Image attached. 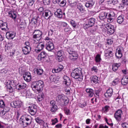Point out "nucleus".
<instances>
[{
  "instance_id": "nucleus-1",
  "label": "nucleus",
  "mask_w": 128,
  "mask_h": 128,
  "mask_svg": "<svg viewBox=\"0 0 128 128\" xmlns=\"http://www.w3.org/2000/svg\"><path fill=\"white\" fill-rule=\"evenodd\" d=\"M99 12L98 18L101 20H104L107 18L108 22H114L116 16L114 12H111L108 14L106 12V10H100Z\"/></svg>"
},
{
  "instance_id": "nucleus-2",
  "label": "nucleus",
  "mask_w": 128,
  "mask_h": 128,
  "mask_svg": "<svg viewBox=\"0 0 128 128\" xmlns=\"http://www.w3.org/2000/svg\"><path fill=\"white\" fill-rule=\"evenodd\" d=\"M71 76L73 78L78 80L80 81L82 80L84 75L82 72V68H76L74 69L71 73Z\"/></svg>"
},
{
  "instance_id": "nucleus-3",
  "label": "nucleus",
  "mask_w": 128,
  "mask_h": 128,
  "mask_svg": "<svg viewBox=\"0 0 128 128\" xmlns=\"http://www.w3.org/2000/svg\"><path fill=\"white\" fill-rule=\"evenodd\" d=\"M32 116L28 115H24L21 118L20 122L23 128H26L32 124Z\"/></svg>"
},
{
  "instance_id": "nucleus-4",
  "label": "nucleus",
  "mask_w": 128,
  "mask_h": 128,
  "mask_svg": "<svg viewBox=\"0 0 128 128\" xmlns=\"http://www.w3.org/2000/svg\"><path fill=\"white\" fill-rule=\"evenodd\" d=\"M44 82L42 80L36 81L34 82V84L31 86L32 90H37L38 92H41L42 90H44Z\"/></svg>"
},
{
  "instance_id": "nucleus-5",
  "label": "nucleus",
  "mask_w": 128,
  "mask_h": 128,
  "mask_svg": "<svg viewBox=\"0 0 128 128\" xmlns=\"http://www.w3.org/2000/svg\"><path fill=\"white\" fill-rule=\"evenodd\" d=\"M96 23V18H90L87 20L86 23L84 24L83 25V28L84 30H88V28H92L94 26V24Z\"/></svg>"
},
{
  "instance_id": "nucleus-6",
  "label": "nucleus",
  "mask_w": 128,
  "mask_h": 128,
  "mask_svg": "<svg viewBox=\"0 0 128 128\" xmlns=\"http://www.w3.org/2000/svg\"><path fill=\"white\" fill-rule=\"evenodd\" d=\"M67 52H68V54H70V60H78V53L76 51L72 50V49L68 48L67 49Z\"/></svg>"
},
{
  "instance_id": "nucleus-7",
  "label": "nucleus",
  "mask_w": 128,
  "mask_h": 128,
  "mask_svg": "<svg viewBox=\"0 0 128 128\" xmlns=\"http://www.w3.org/2000/svg\"><path fill=\"white\" fill-rule=\"evenodd\" d=\"M48 54L44 51L40 52V54L38 56V60H44V62H48Z\"/></svg>"
},
{
  "instance_id": "nucleus-8",
  "label": "nucleus",
  "mask_w": 128,
  "mask_h": 128,
  "mask_svg": "<svg viewBox=\"0 0 128 128\" xmlns=\"http://www.w3.org/2000/svg\"><path fill=\"white\" fill-rule=\"evenodd\" d=\"M52 14L50 10H45L42 14V16L46 20H48L51 16H52Z\"/></svg>"
},
{
  "instance_id": "nucleus-9",
  "label": "nucleus",
  "mask_w": 128,
  "mask_h": 128,
  "mask_svg": "<svg viewBox=\"0 0 128 128\" xmlns=\"http://www.w3.org/2000/svg\"><path fill=\"white\" fill-rule=\"evenodd\" d=\"M122 50L124 48L122 47H118L116 50V56L117 58H122Z\"/></svg>"
},
{
  "instance_id": "nucleus-10",
  "label": "nucleus",
  "mask_w": 128,
  "mask_h": 128,
  "mask_svg": "<svg viewBox=\"0 0 128 128\" xmlns=\"http://www.w3.org/2000/svg\"><path fill=\"white\" fill-rule=\"evenodd\" d=\"M106 28L107 30L108 34H112L114 32V26L110 24L106 25Z\"/></svg>"
},
{
  "instance_id": "nucleus-11",
  "label": "nucleus",
  "mask_w": 128,
  "mask_h": 128,
  "mask_svg": "<svg viewBox=\"0 0 128 128\" xmlns=\"http://www.w3.org/2000/svg\"><path fill=\"white\" fill-rule=\"evenodd\" d=\"M122 111L118 110L114 114V118L116 120H122Z\"/></svg>"
},
{
  "instance_id": "nucleus-12",
  "label": "nucleus",
  "mask_w": 128,
  "mask_h": 128,
  "mask_svg": "<svg viewBox=\"0 0 128 128\" xmlns=\"http://www.w3.org/2000/svg\"><path fill=\"white\" fill-rule=\"evenodd\" d=\"M28 110L30 114H31V116H34V114H36V112H38V110L36 109V106H30L28 107Z\"/></svg>"
},
{
  "instance_id": "nucleus-13",
  "label": "nucleus",
  "mask_w": 128,
  "mask_h": 128,
  "mask_svg": "<svg viewBox=\"0 0 128 128\" xmlns=\"http://www.w3.org/2000/svg\"><path fill=\"white\" fill-rule=\"evenodd\" d=\"M33 38H39V40H40L42 38V32L40 30H36L33 32Z\"/></svg>"
},
{
  "instance_id": "nucleus-14",
  "label": "nucleus",
  "mask_w": 128,
  "mask_h": 128,
  "mask_svg": "<svg viewBox=\"0 0 128 128\" xmlns=\"http://www.w3.org/2000/svg\"><path fill=\"white\" fill-rule=\"evenodd\" d=\"M104 56L108 58H112L114 56V53L112 52V48H109L104 50Z\"/></svg>"
},
{
  "instance_id": "nucleus-15",
  "label": "nucleus",
  "mask_w": 128,
  "mask_h": 128,
  "mask_svg": "<svg viewBox=\"0 0 128 128\" xmlns=\"http://www.w3.org/2000/svg\"><path fill=\"white\" fill-rule=\"evenodd\" d=\"M56 101L54 100H52L50 102V111L52 112H56V110H58V106L56 104Z\"/></svg>"
},
{
  "instance_id": "nucleus-16",
  "label": "nucleus",
  "mask_w": 128,
  "mask_h": 128,
  "mask_svg": "<svg viewBox=\"0 0 128 128\" xmlns=\"http://www.w3.org/2000/svg\"><path fill=\"white\" fill-rule=\"evenodd\" d=\"M6 36L8 40H12L16 36V32L13 31L7 32Z\"/></svg>"
},
{
  "instance_id": "nucleus-17",
  "label": "nucleus",
  "mask_w": 128,
  "mask_h": 128,
  "mask_svg": "<svg viewBox=\"0 0 128 128\" xmlns=\"http://www.w3.org/2000/svg\"><path fill=\"white\" fill-rule=\"evenodd\" d=\"M23 78H24V80L27 82H30L32 80V74L30 72H26L23 75Z\"/></svg>"
},
{
  "instance_id": "nucleus-18",
  "label": "nucleus",
  "mask_w": 128,
  "mask_h": 128,
  "mask_svg": "<svg viewBox=\"0 0 128 128\" xmlns=\"http://www.w3.org/2000/svg\"><path fill=\"white\" fill-rule=\"evenodd\" d=\"M46 50L50 52V50H54V44L52 42H46Z\"/></svg>"
},
{
  "instance_id": "nucleus-19",
  "label": "nucleus",
  "mask_w": 128,
  "mask_h": 128,
  "mask_svg": "<svg viewBox=\"0 0 128 128\" xmlns=\"http://www.w3.org/2000/svg\"><path fill=\"white\" fill-rule=\"evenodd\" d=\"M64 54V52L62 50H59L57 52V56L56 58V60L58 62H62L64 60V57L62 56Z\"/></svg>"
},
{
  "instance_id": "nucleus-20",
  "label": "nucleus",
  "mask_w": 128,
  "mask_h": 128,
  "mask_svg": "<svg viewBox=\"0 0 128 128\" xmlns=\"http://www.w3.org/2000/svg\"><path fill=\"white\" fill-rule=\"evenodd\" d=\"M90 80L92 84H100V80L98 76H92L90 78Z\"/></svg>"
},
{
  "instance_id": "nucleus-21",
  "label": "nucleus",
  "mask_w": 128,
  "mask_h": 128,
  "mask_svg": "<svg viewBox=\"0 0 128 128\" xmlns=\"http://www.w3.org/2000/svg\"><path fill=\"white\" fill-rule=\"evenodd\" d=\"M114 94V90L112 88H109L107 90L106 92L104 94V96L106 98H111Z\"/></svg>"
},
{
  "instance_id": "nucleus-22",
  "label": "nucleus",
  "mask_w": 128,
  "mask_h": 128,
  "mask_svg": "<svg viewBox=\"0 0 128 128\" xmlns=\"http://www.w3.org/2000/svg\"><path fill=\"white\" fill-rule=\"evenodd\" d=\"M64 79V84L66 86H70L71 82H70V78L68 76H64L63 77Z\"/></svg>"
},
{
  "instance_id": "nucleus-23",
  "label": "nucleus",
  "mask_w": 128,
  "mask_h": 128,
  "mask_svg": "<svg viewBox=\"0 0 128 128\" xmlns=\"http://www.w3.org/2000/svg\"><path fill=\"white\" fill-rule=\"evenodd\" d=\"M26 88V84L25 83H22L20 84H18L16 86V90H24Z\"/></svg>"
},
{
  "instance_id": "nucleus-24",
  "label": "nucleus",
  "mask_w": 128,
  "mask_h": 128,
  "mask_svg": "<svg viewBox=\"0 0 128 128\" xmlns=\"http://www.w3.org/2000/svg\"><path fill=\"white\" fill-rule=\"evenodd\" d=\"M54 14L55 16L58 18H62V9H58Z\"/></svg>"
},
{
  "instance_id": "nucleus-25",
  "label": "nucleus",
  "mask_w": 128,
  "mask_h": 128,
  "mask_svg": "<svg viewBox=\"0 0 128 128\" xmlns=\"http://www.w3.org/2000/svg\"><path fill=\"white\" fill-rule=\"evenodd\" d=\"M34 74L38 76H42L44 74V70L40 68H34Z\"/></svg>"
},
{
  "instance_id": "nucleus-26",
  "label": "nucleus",
  "mask_w": 128,
  "mask_h": 128,
  "mask_svg": "<svg viewBox=\"0 0 128 128\" xmlns=\"http://www.w3.org/2000/svg\"><path fill=\"white\" fill-rule=\"evenodd\" d=\"M13 104L14 106V108H20L22 106V102L20 100H17L13 102Z\"/></svg>"
},
{
  "instance_id": "nucleus-27",
  "label": "nucleus",
  "mask_w": 128,
  "mask_h": 128,
  "mask_svg": "<svg viewBox=\"0 0 128 128\" xmlns=\"http://www.w3.org/2000/svg\"><path fill=\"white\" fill-rule=\"evenodd\" d=\"M32 50V48L30 46H24L22 48V52L24 54H28Z\"/></svg>"
},
{
  "instance_id": "nucleus-28",
  "label": "nucleus",
  "mask_w": 128,
  "mask_h": 128,
  "mask_svg": "<svg viewBox=\"0 0 128 128\" xmlns=\"http://www.w3.org/2000/svg\"><path fill=\"white\" fill-rule=\"evenodd\" d=\"M86 90L90 98H92V96H94V90L92 88H86Z\"/></svg>"
},
{
  "instance_id": "nucleus-29",
  "label": "nucleus",
  "mask_w": 128,
  "mask_h": 128,
  "mask_svg": "<svg viewBox=\"0 0 128 128\" xmlns=\"http://www.w3.org/2000/svg\"><path fill=\"white\" fill-rule=\"evenodd\" d=\"M120 66V63H114L112 64V70L113 72H116L118 70V68Z\"/></svg>"
},
{
  "instance_id": "nucleus-30",
  "label": "nucleus",
  "mask_w": 128,
  "mask_h": 128,
  "mask_svg": "<svg viewBox=\"0 0 128 128\" xmlns=\"http://www.w3.org/2000/svg\"><path fill=\"white\" fill-rule=\"evenodd\" d=\"M8 16L14 20L16 19V14L14 11H10L8 12Z\"/></svg>"
},
{
  "instance_id": "nucleus-31",
  "label": "nucleus",
  "mask_w": 128,
  "mask_h": 128,
  "mask_svg": "<svg viewBox=\"0 0 128 128\" xmlns=\"http://www.w3.org/2000/svg\"><path fill=\"white\" fill-rule=\"evenodd\" d=\"M56 4H60V6H64L66 4V0H56Z\"/></svg>"
},
{
  "instance_id": "nucleus-32",
  "label": "nucleus",
  "mask_w": 128,
  "mask_h": 128,
  "mask_svg": "<svg viewBox=\"0 0 128 128\" xmlns=\"http://www.w3.org/2000/svg\"><path fill=\"white\" fill-rule=\"evenodd\" d=\"M18 27L20 30H24V28H26V21L24 20L21 22Z\"/></svg>"
},
{
  "instance_id": "nucleus-33",
  "label": "nucleus",
  "mask_w": 128,
  "mask_h": 128,
  "mask_svg": "<svg viewBox=\"0 0 128 128\" xmlns=\"http://www.w3.org/2000/svg\"><path fill=\"white\" fill-rule=\"evenodd\" d=\"M0 28H2L1 30H4V32L8 30V24L6 23H3L1 24Z\"/></svg>"
},
{
  "instance_id": "nucleus-34",
  "label": "nucleus",
  "mask_w": 128,
  "mask_h": 128,
  "mask_svg": "<svg viewBox=\"0 0 128 128\" xmlns=\"http://www.w3.org/2000/svg\"><path fill=\"white\" fill-rule=\"evenodd\" d=\"M94 4V3L92 1H88L86 3L85 6L86 8H92Z\"/></svg>"
},
{
  "instance_id": "nucleus-35",
  "label": "nucleus",
  "mask_w": 128,
  "mask_h": 128,
  "mask_svg": "<svg viewBox=\"0 0 128 128\" xmlns=\"http://www.w3.org/2000/svg\"><path fill=\"white\" fill-rule=\"evenodd\" d=\"M121 84L123 86H126L128 84V77L123 78L121 80Z\"/></svg>"
},
{
  "instance_id": "nucleus-36",
  "label": "nucleus",
  "mask_w": 128,
  "mask_h": 128,
  "mask_svg": "<svg viewBox=\"0 0 128 128\" xmlns=\"http://www.w3.org/2000/svg\"><path fill=\"white\" fill-rule=\"evenodd\" d=\"M35 120L37 124H38L40 126H42V124L44 123V121L40 118L38 117L35 119Z\"/></svg>"
},
{
  "instance_id": "nucleus-37",
  "label": "nucleus",
  "mask_w": 128,
  "mask_h": 128,
  "mask_svg": "<svg viewBox=\"0 0 128 128\" xmlns=\"http://www.w3.org/2000/svg\"><path fill=\"white\" fill-rule=\"evenodd\" d=\"M77 8L80 10V12H82V14H84V12H86V10H84V8L82 6V5L78 6Z\"/></svg>"
},
{
  "instance_id": "nucleus-38",
  "label": "nucleus",
  "mask_w": 128,
  "mask_h": 128,
  "mask_svg": "<svg viewBox=\"0 0 128 128\" xmlns=\"http://www.w3.org/2000/svg\"><path fill=\"white\" fill-rule=\"evenodd\" d=\"M95 62L97 64H100L102 62V58H100V54H98L95 57Z\"/></svg>"
},
{
  "instance_id": "nucleus-39",
  "label": "nucleus",
  "mask_w": 128,
  "mask_h": 128,
  "mask_svg": "<svg viewBox=\"0 0 128 128\" xmlns=\"http://www.w3.org/2000/svg\"><path fill=\"white\" fill-rule=\"evenodd\" d=\"M124 22V16L120 15L117 18V22L118 24H122Z\"/></svg>"
},
{
  "instance_id": "nucleus-40",
  "label": "nucleus",
  "mask_w": 128,
  "mask_h": 128,
  "mask_svg": "<svg viewBox=\"0 0 128 128\" xmlns=\"http://www.w3.org/2000/svg\"><path fill=\"white\" fill-rule=\"evenodd\" d=\"M37 48H39L40 50H44V44L42 43V42H40L38 43L37 44V46H36Z\"/></svg>"
},
{
  "instance_id": "nucleus-41",
  "label": "nucleus",
  "mask_w": 128,
  "mask_h": 128,
  "mask_svg": "<svg viewBox=\"0 0 128 128\" xmlns=\"http://www.w3.org/2000/svg\"><path fill=\"white\" fill-rule=\"evenodd\" d=\"M44 94L40 93L38 96V102H42L44 100Z\"/></svg>"
},
{
  "instance_id": "nucleus-42",
  "label": "nucleus",
  "mask_w": 128,
  "mask_h": 128,
  "mask_svg": "<svg viewBox=\"0 0 128 128\" xmlns=\"http://www.w3.org/2000/svg\"><path fill=\"white\" fill-rule=\"evenodd\" d=\"M64 95H58L56 97V102H60L62 100H64Z\"/></svg>"
},
{
  "instance_id": "nucleus-43",
  "label": "nucleus",
  "mask_w": 128,
  "mask_h": 128,
  "mask_svg": "<svg viewBox=\"0 0 128 128\" xmlns=\"http://www.w3.org/2000/svg\"><path fill=\"white\" fill-rule=\"evenodd\" d=\"M30 24L33 26H35V24H38V20L36 18H32L31 20V22H30Z\"/></svg>"
},
{
  "instance_id": "nucleus-44",
  "label": "nucleus",
  "mask_w": 128,
  "mask_h": 128,
  "mask_svg": "<svg viewBox=\"0 0 128 128\" xmlns=\"http://www.w3.org/2000/svg\"><path fill=\"white\" fill-rule=\"evenodd\" d=\"M64 102V104L66 105L70 102V100H68V98L66 96H64V98H63Z\"/></svg>"
},
{
  "instance_id": "nucleus-45",
  "label": "nucleus",
  "mask_w": 128,
  "mask_h": 128,
  "mask_svg": "<svg viewBox=\"0 0 128 128\" xmlns=\"http://www.w3.org/2000/svg\"><path fill=\"white\" fill-rule=\"evenodd\" d=\"M108 2L109 4H118V0H109Z\"/></svg>"
},
{
  "instance_id": "nucleus-46",
  "label": "nucleus",
  "mask_w": 128,
  "mask_h": 128,
  "mask_svg": "<svg viewBox=\"0 0 128 128\" xmlns=\"http://www.w3.org/2000/svg\"><path fill=\"white\" fill-rule=\"evenodd\" d=\"M70 90H71L70 88L66 86L65 89V92H66V94H70Z\"/></svg>"
},
{
  "instance_id": "nucleus-47",
  "label": "nucleus",
  "mask_w": 128,
  "mask_h": 128,
  "mask_svg": "<svg viewBox=\"0 0 128 128\" xmlns=\"http://www.w3.org/2000/svg\"><path fill=\"white\" fill-rule=\"evenodd\" d=\"M70 24L72 26H73V28H76V26H78L76 22H74V20H72L70 22Z\"/></svg>"
},
{
  "instance_id": "nucleus-48",
  "label": "nucleus",
  "mask_w": 128,
  "mask_h": 128,
  "mask_svg": "<svg viewBox=\"0 0 128 128\" xmlns=\"http://www.w3.org/2000/svg\"><path fill=\"white\" fill-rule=\"evenodd\" d=\"M43 4L44 6H48L50 4V0H44Z\"/></svg>"
},
{
  "instance_id": "nucleus-49",
  "label": "nucleus",
  "mask_w": 128,
  "mask_h": 128,
  "mask_svg": "<svg viewBox=\"0 0 128 128\" xmlns=\"http://www.w3.org/2000/svg\"><path fill=\"white\" fill-rule=\"evenodd\" d=\"M6 106V104H4V102L3 100H0V108H2Z\"/></svg>"
},
{
  "instance_id": "nucleus-50",
  "label": "nucleus",
  "mask_w": 128,
  "mask_h": 128,
  "mask_svg": "<svg viewBox=\"0 0 128 128\" xmlns=\"http://www.w3.org/2000/svg\"><path fill=\"white\" fill-rule=\"evenodd\" d=\"M52 126H54L56 124H58V118H55L54 119H52Z\"/></svg>"
},
{
  "instance_id": "nucleus-51",
  "label": "nucleus",
  "mask_w": 128,
  "mask_h": 128,
  "mask_svg": "<svg viewBox=\"0 0 128 128\" xmlns=\"http://www.w3.org/2000/svg\"><path fill=\"white\" fill-rule=\"evenodd\" d=\"M4 108L3 110L6 113L8 112H10V108L8 107V106H4V108Z\"/></svg>"
},
{
  "instance_id": "nucleus-52",
  "label": "nucleus",
  "mask_w": 128,
  "mask_h": 128,
  "mask_svg": "<svg viewBox=\"0 0 128 128\" xmlns=\"http://www.w3.org/2000/svg\"><path fill=\"white\" fill-rule=\"evenodd\" d=\"M10 86H16V83L14 82V80H10Z\"/></svg>"
},
{
  "instance_id": "nucleus-53",
  "label": "nucleus",
  "mask_w": 128,
  "mask_h": 128,
  "mask_svg": "<svg viewBox=\"0 0 128 128\" xmlns=\"http://www.w3.org/2000/svg\"><path fill=\"white\" fill-rule=\"evenodd\" d=\"M6 88L10 87V80H8L6 82Z\"/></svg>"
},
{
  "instance_id": "nucleus-54",
  "label": "nucleus",
  "mask_w": 128,
  "mask_h": 128,
  "mask_svg": "<svg viewBox=\"0 0 128 128\" xmlns=\"http://www.w3.org/2000/svg\"><path fill=\"white\" fill-rule=\"evenodd\" d=\"M94 92L96 98H100V90H95Z\"/></svg>"
},
{
  "instance_id": "nucleus-55",
  "label": "nucleus",
  "mask_w": 128,
  "mask_h": 128,
  "mask_svg": "<svg viewBox=\"0 0 128 128\" xmlns=\"http://www.w3.org/2000/svg\"><path fill=\"white\" fill-rule=\"evenodd\" d=\"M91 70H92V72L94 71L95 72H98V69L96 66H93L91 68Z\"/></svg>"
},
{
  "instance_id": "nucleus-56",
  "label": "nucleus",
  "mask_w": 128,
  "mask_h": 128,
  "mask_svg": "<svg viewBox=\"0 0 128 128\" xmlns=\"http://www.w3.org/2000/svg\"><path fill=\"white\" fill-rule=\"evenodd\" d=\"M7 90L9 92H13L14 88H12V86H10V87L7 88Z\"/></svg>"
},
{
  "instance_id": "nucleus-57",
  "label": "nucleus",
  "mask_w": 128,
  "mask_h": 128,
  "mask_svg": "<svg viewBox=\"0 0 128 128\" xmlns=\"http://www.w3.org/2000/svg\"><path fill=\"white\" fill-rule=\"evenodd\" d=\"M64 110V112L66 114H67V116H68L70 114V110L68 108H65Z\"/></svg>"
},
{
  "instance_id": "nucleus-58",
  "label": "nucleus",
  "mask_w": 128,
  "mask_h": 128,
  "mask_svg": "<svg viewBox=\"0 0 128 128\" xmlns=\"http://www.w3.org/2000/svg\"><path fill=\"white\" fill-rule=\"evenodd\" d=\"M12 48V44H8L5 46V50H10V48Z\"/></svg>"
},
{
  "instance_id": "nucleus-59",
  "label": "nucleus",
  "mask_w": 128,
  "mask_h": 128,
  "mask_svg": "<svg viewBox=\"0 0 128 128\" xmlns=\"http://www.w3.org/2000/svg\"><path fill=\"white\" fill-rule=\"evenodd\" d=\"M70 4H74L76 2V0H68Z\"/></svg>"
},
{
  "instance_id": "nucleus-60",
  "label": "nucleus",
  "mask_w": 128,
  "mask_h": 128,
  "mask_svg": "<svg viewBox=\"0 0 128 128\" xmlns=\"http://www.w3.org/2000/svg\"><path fill=\"white\" fill-rule=\"evenodd\" d=\"M34 0H30L29 1L28 5L30 6H34Z\"/></svg>"
},
{
  "instance_id": "nucleus-61",
  "label": "nucleus",
  "mask_w": 128,
  "mask_h": 128,
  "mask_svg": "<svg viewBox=\"0 0 128 128\" xmlns=\"http://www.w3.org/2000/svg\"><path fill=\"white\" fill-rule=\"evenodd\" d=\"M122 126L124 128H128V124L126 122L122 123Z\"/></svg>"
},
{
  "instance_id": "nucleus-62",
  "label": "nucleus",
  "mask_w": 128,
  "mask_h": 128,
  "mask_svg": "<svg viewBox=\"0 0 128 128\" xmlns=\"http://www.w3.org/2000/svg\"><path fill=\"white\" fill-rule=\"evenodd\" d=\"M113 42H114L112 41V40L110 39H108L107 40V44H108L109 46H110V44H112Z\"/></svg>"
},
{
  "instance_id": "nucleus-63",
  "label": "nucleus",
  "mask_w": 128,
  "mask_h": 128,
  "mask_svg": "<svg viewBox=\"0 0 128 128\" xmlns=\"http://www.w3.org/2000/svg\"><path fill=\"white\" fill-rule=\"evenodd\" d=\"M122 2L123 4L125 6H128V0H122Z\"/></svg>"
},
{
  "instance_id": "nucleus-64",
  "label": "nucleus",
  "mask_w": 128,
  "mask_h": 128,
  "mask_svg": "<svg viewBox=\"0 0 128 128\" xmlns=\"http://www.w3.org/2000/svg\"><path fill=\"white\" fill-rule=\"evenodd\" d=\"M44 128H48V123L44 122V124H42Z\"/></svg>"
}]
</instances>
